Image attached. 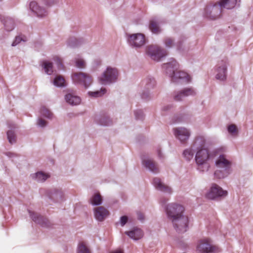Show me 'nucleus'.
Wrapping results in <instances>:
<instances>
[{"label":"nucleus","instance_id":"f257e3e1","mask_svg":"<svg viewBox=\"0 0 253 253\" xmlns=\"http://www.w3.org/2000/svg\"><path fill=\"white\" fill-rule=\"evenodd\" d=\"M168 219L171 222L177 232H186L188 228V217L184 214V208L180 204L172 203L165 208Z\"/></svg>","mask_w":253,"mask_h":253},{"label":"nucleus","instance_id":"f03ea898","mask_svg":"<svg viewBox=\"0 0 253 253\" xmlns=\"http://www.w3.org/2000/svg\"><path fill=\"white\" fill-rule=\"evenodd\" d=\"M166 74L170 78L171 81L176 84L187 83L191 80L190 76L183 71H177L179 64L173 58L162 66Z\"/></svg>","mask_w":253,"mask_h":253},{"label":"nucleus","instance_id":"7ed1b4c3","mask_svg":"<svg viewBox=\"0 0 253 253\" xmlns=\"http://www.w3.org/2000/svg\"><path fill=\"white\" fill-rule=\"evenodd\" d=\"M214 164L216 168L214 175L216 178H226L232 172V162L230 157L226 154H219L215 159Z\"/></svg>","mask_w":253,"mask_h":253},{"label":"nucleus","instance_id":"20e7f679","mask_svg":"<svg viewBox=\"0 0 253 253\" xmlns=\"http://www.w3.org/2000/svg\"><path fill=\"white\" fill-rule=\"evenodd\" d=\"M211 159L210 151L207 148H200L196 150L194 161L196 169L200 173L208 172L211 166L209 163Z\"/></svg>","mask_w":253,"mask_h":253},{"label":"nucleus","instance_id":"39448f33","mask_svg":"<svg viewBox=\"0 0 253 253\" xmlns=\"http://www.w3.org/2000/svg\"><path fill=\"white\" fill-rule=\"evenodd\" d=\"M58 3V0H42L39 2L32 1L30 3L29 6L31 11L34 12L38 17L42 18L47 15V11L42 6V5L50 7L57 4Z\"/></svg>","mask_w":253,"mask_h":253},{"label":"nucleus","instance_id":"423d86ee","mask_svg":"<svg viewBox=\"0 0 253 253\" xmlns=\"http://www.w3.org/2000/svg\"><path fill=\"white\" fill-rule=\"evenodd\" d=\"M119 74V70L117 68L108 66L99 77V81L102 84H112L118 81Z\"/></svg>","mask_w":253,"mask_h":253},{"label":"nucleus","instance_id":"0eeeda50","mask_svg":"<svg viewBox=\"0 0 253 253\" xmlns=\"http://www.w3.org/2000/svg\"><path fill=\"white\" fill-rule=\"evenodd\" d=\"M45 195L51 202L55 204H61L66 200L65 192L60 187H52L46 189Z\"/></svg>","mask_w":253,"mask_h":253},{"label":"nucleus","instance_id":"6e6552de","mask_svg":"<svg viewBox=\"0 0 253 253\" xmlns=\"http://www.w3.org/2000/svg\"><path fill=\"white\" fill-rule=\"evenodd\" d=\"M126 39L128 45L136 49L141 48L146 43L145 36L142 33H127Z\"/></svg>","mask_w":253,"mask_h":253},{"label":"nucleus","instance_id":"1a4fd4ad","mask_svg":"<svg viewBox=\"0 0 253 253\" xmlns=\"http://www.w3.org/2000/svg\"><path fill=\"white\" fill-rule=\"evenodd\" d=\"M197 250L199 253H217L220 251V249L217 246L212 245L209 239L200 240Z\"/></svg>","mask_w":253,"mask_h":253},{"label":"nucleus","instance_id":"9d476101","mask_svg":"<svg viewBox=\"0 0 253 253\" xmlns=\"http://www.w3.org/2000/svg\"><path fill=\"white\" fill-rule=\"evenodd\" d=\"M146 53L152 59L157 61L166 56L168 54L165 49L154 45H148L146 48Z\"/></svg>","mask_w":253,"mask_h":253},{"label":"nucleus","instance_id":"9b49d317","mask_svg":"<svg viewBox=\"0 0 253 253\" xmlns=\"http://www.w3.org/2000/svg\"><path fill=\"white\" fill-rule=\"evenodd\" d=\"M72 79L75 84L82 85L85 88L89 86L92 82L91 76L83 72L73 73Z\"/></svg>","mask_w":253,"mask_h":253},{"label":"nucleus","instance_id":"f8f14e48","mask_svg":"<svg viewBox=\"0 0 253 253\" xmlns=\"http://www.w3.org/2000/svg\"><path fill=\"white\" fill-rule=\"evenodd\" d=\"M227 191L223 190L221 187L216 184H212L209 191L206 194L207 198L215 200L224 198L227 195Z\"/></svg>","mask_w":253,"mask_h":253},{"label":"nucleus","instance_id":"ddd939ff","mask_svg":"<svg viewBox=\"0 0 253 253\" xmlns=\"http://www.w3.org/2000/svg\"><path fill=\"white\" fill-rule=\"evenodd\" d=\"M196 90L193 87H185L178 91H175L173 97L175 101H181L185 98L189 96H194L196 95Z\"/></svg>","mask_w":253,"mask_h":253},{"label":"nucleus","instance_id":"4468645a","mask_svg":"<svg viewBox=\"0 0 253 253\" xmlns=\"http://www.w3.org/2000/svg\"><path fill=\"white\" fill-rule=\"evenodd\" d=\"M187 39L185 36H181L179 41L175 42L174 40L170 37H166L163 40V43L167 48L175 47L177 50H181L183 49V44Z\"/></svg>","mask_w":253,"mask_h":253},{"label":"nucleus","instance_id":"2eb2a0df","mask_svg":"<svg viewBox=\"0 0 253 253\" xmlns=\"http://www.w3.org/2000/svg\"><path fill=\"white\" fill-rule=\"evenodd\" d=\"M222 9L219 2L218 3L209 5L205 9V16L212 19H215L220 15Z\"/></svg>","mask_w":253,"mask_h":253},{"label":"nucleus","instance_id":"dca6fc26","mask_svg":"<svg viewBox=\"0 0 253 253\" xmlns=\"http://www.w3.org/2000/svg\"><path fill=\"white\" fill-rule=\"evenodd\" d=\"M227 72V63L226 61L219 62L215 68V78L220 81H224L226 79Z\"/></svg>","mask_w":253,"mask_h":253},{"label":"nucleus","instance_id":"f3484780","mask_svg":"<svg viewBox=\"0 0 253 253\" xmlns=\"http://www.w3.org/2000/svg\"><path fill=\"white\" fill-rule=\"evenodd\" d=\"M173 130L174 136L181 143L186 142L191 135L190 130L185 127H176Z\"/></svg>","mask_w":253,"mask_h":253},{"label":"nucleus","instance_id":"a211bd4d","mask_svg":"<svg viewBox=\"0 0 253 253\" xmlns=\"http://www.w3.org/2000/svg\"><path fill=\"white\" fill-rule=\"evenodd\" d=\"M142 164L147 170L153 173L159 172V168L157 163L148 156L143 155L141 158Z\"/></svg>","mask_w":253,"mask_h":253},{"label":"nucleus","instance_id":"6ab92c4d","mask_svg":"<svg viewBox=\"0 0 253 253\" xmlns=\"http://www.w3.org/2000/svg\"><path fill=\"white\" fill-rule=\"evenodd\" d=\"M93 211L95 219L99 222L104 221L110 214L109 211L103 206L94 208Z\"/></svg>","mask_w":253,"mask_h":253},{"label":"nucleus","instance_id":"aec40b11","mask_svg":"<svg viewBox=\"0 0 253 253\" xmlns=\"http://www.w3.org/2000/svg\"><path fill=\"white\" fill-rule=\"evenodd\" d=\"M152 184L157 190L169 195L172 193V188L168 185L165 184L159 177L153 178Z\"/></svg>","mask_w":253,"mask_h":253},{"label":"nucleus","instance_id":"412c9836","mask_svg":"<svg viewBox=\"0 0 253 253\" xmlns=\"http://www.w3.org/2000/svg\"><path fill=\"white\" fill-rule=\"evenodd\" d=\"M28 211L31 219L35 222L42 227H48L49 226V222L47 219L30 210H28Z\"/></svg>","mask_w":253,"mask_h":253},{"label":"nucleus","instance_id":"4be33fe9","mask_svg":"<svg viewBox=\"0 0 253 253\" xmlns=\"http://www.w3.org/2000/svg\"><path fill=\"white\" fill-rule=\"evenodd\" d=\"M50 176L48 173L39 171L30 175L31 178L39 183H43Z\"/></svg>","mask_w":253,"mask_h":253},{"label":"nucleus","instance_id":"5701e85b","mask_svg":"<svg viewBox=\"0 0 253 253\" xmlns=\"http://www.w3.org/2000/svg\"><path fill=\"white\" fill-rule=\"evenodd\" d=\"M65 99L67 103L72 106L79 105L81 102L80 97L72 92H68L65 95Z\"/></svg>","mask_w":253,"mask_h":253},{"label":"nucleus","instance_id":"b1692460","mask_svg":"<svg viewBox=\"0 0 253 253\" xmlns=\"http://www.w3.org/2000/svg\"><path fill=\"white\" fill-rule=\"evenodd\" d=\"M96 122L103 126H110L113 124V121L107 115H97L95 117Z\"/></svg>","mask_w":253,"mask_h":253},{"label":"nucleus","instance_id":"393cba45","mask_svg":"<svg viewBox=\"0 0 253 253\" xmlns=\"http://www.w3.org/2000/svg\"><path fill=\"white\" fill-rule=\"evenodd\" d=\"M125 233L129 238L135 241L139 240L143 236L142 230L138 228H134L130 231H126Z\"/></svg>","mask_w":253,"mask_h":253},{"label":"nucleus","instance_id":"a878e982","mask_svg":"<svg viewBox=\"0 0 253 253\" xmlns=\"http://www.w3.org/2000/svg\"><path fill=\"white\" fill-rule=\"evenodd\" d=\"M206 142V138L204 136L198 135L195 138L192 146L197 150L200 148H205Z\"/></svg>","mask_w":253,"mask_h":253},{"label":"nucleus","instance_id":"bb28decb","mask_svg":"<svg viewBox=\"0 0 253 253\" xmlns=\"http://www.w3.org/2000/svg\"><path fill=\"white\" fill-rule=\"evenodd\" d=\"M143 84L144 85L145 89H152L156 85L155 79L151 76H147L143 81Z\"/></svg>","mask_w":253,"mask_h":253},{"label":"nucleus","instance_id":"cd10ccee","mask_svg":"<svg viewBox=\"0 0 253 253\" xmlns=\"http://www.w3.org/2000/svg\"><path fill=\"white\" fill-rule=\"evenodd\" d=\"M102 202L103 198L98 192L93 193L89 199L90 204L94 206H100Z\"/></svg>","mask_w":253,"mask_h":253},{"label":"nucleus","instance_id":"c85d7f7f","mask_svg":"<svg viewBox=\"0 0 253 253\" xmlns=\"http://www.w3.org/2000/svg\"><path fill=\"white\" fill-rule=\"evenodd\" d=\"M8 125L9 127L11 129L16 127L15 125L12 123H8ZM7 136L8 141L10 144H12L16 142V136L13 130H8L7 131Z\"/></svg>","mask_w":253,"mask_h":253},{"label":"nucleus","instance_id":"c756f323","mask_svg":"<svg viewBox=\"0 0 253 253\" xmlns=\"http://www.w3.org/2000/svg\"><path fill=\"white\" fill-rule=\"evenodd\" d=\"M195 152L196 149L191 146L183 151L182 156L186 161L189 162L193 159Z\"/></svg>","mask_w":253,"mask_h":253},{"label":"nucleus","instance_id":"7c9ffc66","mask_svg":"<svg viewBox=\"0 0 253 253\" xmlns=\"http://www.w3.org/2000/svg\"><path fill=\"white\" fill-rule=\"evenodd\" d=\"M219 2L220 7L222 8L230 9L235 7L237 3V0H220Z\"/></svg>","mask_w":253,"mask_h":253},{"label":"nucleus","instance_id":"2f4dec72","mask_svg":"<svg viewBox=\"0 0 253 253\" xmlns=\"http://www.w3.org/2000/svg\"><path fill=\"white\" fill-rule=\"evenodd\" d=\"M3 23L5 30L7 31H11L14 28L15 21L11 17H5L3 19Z\"/></svg>","mask_w":253,"mask_h":253},{"label":"nucleus","instance_id":"473e14b6","mask_svg":"<svg viewBox=\"0 0 253 253\" xmlns=\"http://www.w3.org/2000/svg\"><path fill=\"white\" fill-rule=\"evenodd\" d=\"M149 29L152 33L155 34H158L161 31L158 22L155 20H150Z\"/></svg>","mask_w":253,"mask_h":253},{"label":"nucleus","instance_id":"72a5a7b5","mask_svg":"<svg viewBox=\"0 0 253 253\" xmlns=\"http://www.w3.org/2000/svg\"><path fill=\"white\" fill-rule=\"evenodd\" d=\"M53 84L57 87H64L66 86V81L61 75H57L53 81Z\"/></svg>","mask_w":253,"mask_h":253},{"label":"nucleus","instance_id":"f704fd0d","mask_svg":"<svg viewBox=\"0 0 253 253\" xmlns=\"http://www.w3.org/2000/svg\"><path fill=\"white\" fill-rule=\"evenodd\" d=\"M42 66L44 72L48 75H51L53 73L52 63L50 61H45L42 62Z\"/></svg>","mask_w":253,"mask_h":253},{"label":"nucleus","instance_id":"c9c22d12","mask_svg":"<svg viewBox=\"0 0 253 253\" xmlns=\"http://www.w3.org/2000/svg\"><path fill=\"white\" fill-rule=\"evenodd\" d=\"M74 62L76 66L78 68H84L85 67V62L80 55H77L75 57Z\"/></svg>","mask_w":253,"mask_h":253},{"label":"nucleus","instance_id":"e433bc0d","mask_svg":"<svg viewBox=\"0 0 253 253\" xmlns=\"http://www.w3.org/2000/svg\"><path fill=\"white\" fill-rule=\"evenodd\" d=\"M82 42L81 39H78L74 37L70 38L67 42V45L72 47H74L78 46Z\"/></svg>","mask_w":253,"mask_h":253},{"label":"nucleus","instance_id":"4c0bfd02","mask_svg":"<svg viewBox=\"0 0 253 253\" xmlns=\"http://www.w3.org/2000/svg\"><path fill=\"white\" fill-rule=\"evenodd\" d=\"M106 92V89L105 88H102L99 90L95 91H88V95L91 97L96 98L101 97Z\"/></svg>","mask_w":253,"mask_h":253},{"label":"nucleus","instance_id":"58836bf2","mask_svg":"<svg viewBox=\"0 0 253 253\" xmlns=\"http://www.w3.org/2000/svg\"><path fill=\"white\" fill-rule=\"evenodd\" d=\"M41 115L42 117L48 119H51L53 116L51 112L45 107H42L41 109Z\"/></svg>","mask_w":253,"mask_h":253},{"label":"nucleus","instance_id":"ea45409f","mask_svg":"<svg viewBox=\"0 0 253 253\" xmlns=\"http://www.w3.org/2000/svg\"><path fill=\"white\" fill-rule=\"evenodd\" d=\"M77 253H90V252L84 243L80 242L78 245Z\"/></svg>","mask_w":253,"mask_h":253},{"label":"nucleus","instance_id":"a19ab883","mask_svg":"<svg viewBox=\"0 0 253 253\" xmlns=\"http://www.w3.org/2000/svg\"><path fill=\"white\" fill-rule=\"evenodd\" d=\"M26 41V37L24 36H16L12 43L11 45L15 46L18 45L21 42H25Z\"/></svg>","mask_w":253,"mask_h":253},{"label":"nucleus","instance_id":"79ce46f5","mask_svg":"<svg viewBox=\"0 0 253 253\" xmlns=\"http://www.w3.org/2000/svg\"><path fill=\"white\" fill-rule=\"evenodd\" d=\"M150 89H145L143 90L141 93V98L145 100H149L151 99V94L150 92Z\"/></svg>","mask_w":253,"mask_h":253},{"label":"nucleus","instance_id":"37998d69","mask_svg":"<svg viewBox=\"0 0 253 253\" xmlns=\"http://www.w3.org/2000/svg\"><path fill=\"white\" fill-rule=\"evenodd\" d=\"M135 118L137 120H142L144 118V113L141 110H136L134 112Z\"/></svg>","mask_w":253,"mask_h":253},{"label":"nucleus","instance_id":"c03bdc74","mask_svg":"<svg viewBox=\"0 0 253 253\" xmlns=\"http://www.w3.org/2000/svg\"><path fill=\"white\" fill-rule=\"evenodd\" d=\"M172 105H166L164 106L161 109V115L162 116L166 115L167 113L170 111Z\"/></svg>","mask_w":253,"mask_h":253},{"label":"nucleus","instance_id":"a18cd8bd","mask_svg":"<svg viewBox=\"0 0 253 253\" xmlns=\"http://www.w3.org/2000/svg\"><path fill=\"white\" fill-rule=\"evenodd\" d=\"M37 124L40 127H44L47 125V122L41 118H39Z\"/></svg>","mask_w":253,"mask_h":253},{"label":"nucleus","instance_id":"49530a36","mask_svg":"<svg viewBox=\"0 0 253 253\" xmlns=\"http://www.w3.org/2000/svg\"><path fill=\"white\" fill-rule=\"evenodd\" d=\"M228 131L231 135H234L237 132V128L235 125H231L228 126Z\"/></svg>","mask_w":253,"mask_h":253},{"label":"nucleus","instance_id":"de8ad7c7","mask_svg":"<svg viewBox=\"0 0 253 253\" xmlns=\"http://www.w3.org/2000/svg\"><path fill=\"white\" fill-rule=\"evenodd\" d=\"M53 59H54V61H55V62L56 63L58 69L59 70L62 69L63 67V65L61 62V59L59 58V57L56 56V57H54Z\"/></svg>","mask_w":253,"mask_h":253},{"label":"nucleus","instance_id":"09e8293b","mask_svg":"<svg viewBox=\"0 0 253 253\" xmlns=\"http://www.w3.org/2000/svg\"><path fill=\"white\" fill-rule=\"evenodd\" d=\"M128 221V217L126 215L122 216L120 219V223L123 227Z\"/></svg>","mask_w":253,"mask_h":253},{"label":"nucleus","instance_id":"8fccbe9b","mask_svg":"<svg viewBox=\"0 0 253 253\" xmlns=\"http://www.w3.org/2000/svg\"><path fill=\"white\" fill-rule=\"evenodd\" d=\"M6 156H7L9 158L11 159L12 161L14 160V158L18 157V155L16 154H15L13 152H7L5 153Z\"/></svg>","mask_w":253,"mask_h":253},{"label":"nucleus","instance_id":"3c124183","mask_svg":"<svg viewBox=\"0 0 253 253\" xmlns=\"http://www.w3.org/2000/svg\"><path fill=\"white\" fill-rule=\"evenodd\" d=\"M169 201V199L166 197H162L160 199V203L162 206H166V203ZM166 207H165V208Z\"/></svg>","mask_w":253,"mask_h":253},{"label":"nucleus","instance_id":"603ef678","mask_svg":"<svg viewBox=\"0 0 253 253\" xmlns=\"http://www.w3.org/2000/svg\"><path fill=\"white\" fill-rule=\"evenodd\" d=\"M138 219L141 221H143L144 219V216L143 214L141 212H138L137 213Z\"/></svg>","mask_w":253,"mask_h":253},{"label":"nucleus","instance_id":"864d4df0","mask_svg":"<svg viewBox=\"0 0 253 253\" xmlns=\"http://www.w3.org/2000/svg\"><path fill=\"white\" fill-rule=\"evenodd\" d=\"M109 253H124L123 250L121 249H116L110 251Z\"/></svg>","mask_w":253,"mask_h":253},{"label":"nucleus","instance_id":"5fc2aeb1","mask_svg":"<svg viewBox=\"0 0 253 253\" xmlns=\"http://www.w3.org/2000/svg\"><path fill=\"white\" fill-rule=\"evenodd\" d=\"M157 154H158V156L160 159H162L163 158V154L162 153L160 150H157Z\"/></svg>","mask_w":253,"mask_h":253}]
</instances>
